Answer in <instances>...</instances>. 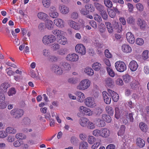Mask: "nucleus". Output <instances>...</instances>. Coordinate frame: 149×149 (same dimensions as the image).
<instances>
[{
    "label": "nucleus",
    "mask_w": 149,
    "mask_h": 149,
    "mask_svg": "<svg viewBox=\"0 0 149 149\" xmlns=\"http://www.w3.org/2000/svg\"><path fill=\"white\" fill-rule=\"evenodd\" d=\"M24 111L22 109H15L12 110L10 113L13 116V117L15 118H19L23 115Z\"/></svg>",
    "instance_id": "obj_1"
},
{
    "label": "nucleus",
    "mask_w": 149,
    "mask_h": 149,
    "mask_svg": "<svg viewBox=\"0 0 149 149\" xmlns=\"http://www.w3.org/2000/svg\"><path fill=\"white\" fill-rule=\"evenodd\" d=\"M116 68L117 70L120 72H123L126 70V65L123 62L118 61L115 64Z\"/></svg>",
    "instance_id": "obj_2"
},
{
    "label": "nucleus",
    "mask_w": 149,
    "mask_h": 149,
    "mask_svg": "<svg viewBox=\"0 0 149 149\" xmlns=\"http://www.w3.org/2000/svg\"><path fill=\"white\" fill-rule=\"evenodd\" d=\"M90 82L88 79L82 81L78 86L77 88L79 90H85L88 88L90 86Z\"/></svg>",
    "instance_id": "obj_3"
},
{
    "label": "nucleus",
    "mask_w": 149,
    "mask_h": 149,
    "mask_svg": "<svg viewBox=\"0 0 149 149\" xmlns=\"http://www.w3.org/2000/svg\"><path fill=\"white\" fill-rule=\"evenodd\" d=\"M56 40L55 37L53 35H50L48 36H44L42 40L43 43L48 44L55 42Z\"/></svg>",
    "instance_id": "obj_4"
},
{
    "label": "nucleus",
    "mask_w": 149,
    "mask_h": 149,
    "mask_svg": "<svg viewBox=\"0 0 149 149\" xmlns=\"http://www.w3.org/2000/svg\"><path fill=\"white\" fill-rule=\"evenodd\" d=\"M75 49L76 52L81 54L82 55H84L86 53L85 47L81 44L77 45L75 47Z\"/></svg>",
    "instance_id": "obj_5"
},
{
    "label": "nucleus",
    "mask_w": 149,
    "mask_h": 149,
    "mask_svg": "<svg viewBox=\"0 0 149 149\" xmlns=\"http://www.w3.org/2000/svg\"><path fill=\"white\" fill-rule=\"evenodd\" d=\"M68 24L71 27L76 30H79L82 26L81 24L76 23L72 20L69 21Z\"/></svg>",
    "instance_id": "obj_6"
},
{
    "label": "nucleus",
    "mask_w": 149,
    "mask_h": 149,
    "mask_svg": "<svg viewBox=\"0 0 149 149\" xmlns=\"http://www.w3.org/2000/svg\"><path fill=\"white\" fill-rule=\"evenodd\" d=\"M102 95L104 102L107 104H110L111 100V97L109 92L107 93L106 91H104L102 92Z\"/></svg>",
    "instance_id": "obj_7"
},
{
    "label": "nucleus",
    "mask_w": 149,
    "mask_h": 149,
    "mask_svg": "<svg viewBox=\"0 0 149 149\" xmlns=\"http://www.w3.org/2000/svg\"><path fill=\"white\" fill-rule=\"evenodd\" d=\"M79 111L84 115L91 116L93 114V112L91 111L90 109L83 106H81L80 107Z\"/></svg>",
    "instance_id": "obj_8"
},
{
    "label": "nucleus",
    "mask_w": 149,
    "mask_h": 149,
    "mask_svg": "<svg viewBox=\"0 0 149 149\" xmlns=\"http://www.w3.org/2000/svg\"><path fill=\"white\" fill-rule=\"evenodd\" d=\"M67 60L71 61H76L79 59V56L75 54H69L66 57Z\"/></svg>",
    "instance_id": "obj_9"
},
{
    "label": "nucleus",
    "mask_w": 149,
    "mask_h": 149,
    "mask_svg": "<svg viewBox=\"0 0 149 149\" xmlns=\"http://www.w3.org/2000/svg\"><path fill=\"white\" fill-rule=\"evenodd\" d=\"M108 91L114 102H116L118 100L119 96L118 94L114 91L109 89H108Z\"/></svg>",
    "instance_id": "obj_10"
},
{
    "label": "nucleus",
    "mask_w": 149,
    "mask_h": 149,
    "mask_svg": "<svg viewBox=\"0 0 149 149\" xmlns=\"http://www.w3.org/2000/svg\"><path fill=\"white\" fill-rule=\"evenodd\" d=\"M49 14L50 17L53 18H56L58 16V13L57 12L54 6H52L50 8Z\"/></svg>",
    "instance_id": "obj_11"
},
{
    "label": "nucleus",
    "mask_w": 149,
    "mask_h": 149,
    "mask_svg": "<svg viewBox=\"0 0 149 149\" xmlns=\"http://www.w3.org/2000/svg\"><path fill=\"white\" fill-rule=\"evenodd\" d=\"M52 70L56 74H61L63 73V70L61 66L60 67L56 65H54L53 66Z\"/></svg>",
    "instance_id": "obj_12"
},
{
    "label": "nucleus",
    "mask_w": 149,
    "mask_h": 149,
    "mask_svg": "<svg viewBox=\"0 0 149 149\" xmlns=\"http://www.w3.org/2000/svg\"><path fill=\"white\" fill-rule=\"evenodd\" d=\"M113 32L115 31L118 33H120L121 31L122 26L120 23L115 22L112 26Z\"/></svg>",
    "instance_id": "obj_13"
},
{
    "label": "nucleus",
    "mask_w": 149,
    "mask_h": 149,
    "mask_svg": "<svg viewBox=\"0 0 149 149\" xmlns=\"http://www.w3.org/2000/svg\"><path fill=\"white\" fill-rule=\"evenodd\" d=\"M10 85L8 83L4 82L0 86V93H5L6 92L7 89L10 87Z\"/></svg>",
    "instance_id": "obj_14"
},
{
    "label": "nucleus",
    "mask_w": 149,
    "mask_h": 149,
    "mask_svg": "<svg viewBox=\"0 0 149 149\" xmlns=\"http://www.w3.org/2000/svg\"><path fill=\"white\" fill-rule=\"evenodd\" d=\"M136 23L141 29L144 30L146 28V24L145 21L143 19L138 18L136 21Z\"/></svg>",
    "instance_id": "obj_15"
},
{
    "label": "nucleus",
    "mask_w": 149,
    "mask_h": 149,
    "mask_svg": "<svg viewBox=\"0 0 149 149\" xmlns=\"http://www.w3.org/2000/svg\"><path fill=\"white\" fill-rule=\"evenodd\" d=\"M138 66V65L137 62L134 60L131 61L129 65V68L132 71H136L137 70Z\"/></svg>",
    "instance_id": "obj_16"
},
{
    "label": "nucleus",
    "mask_w": 149,
    "mask_h": 149,
    "mask_svg": "<svg viewBox=\"0 0 149 149\" xmlns=\"http://www.w3.org/2000/svg\"><path fill=\"white\" fill-rule=\"evenodd\" d=\"M127 39L130 43L133 44L135 42L133 35L130 32H127L126 35Z\"/></svg>",
    "instance_id": "obj_17"
},
{
    "label": "nucleus",
    "mask_w": 149,
    "mask_h": 149,
    "mask_svg": "<svg viewBox=\"0 0 149 149\" xmlns=\"http://www.w3.org/2000/svg\"><path fill=\"white\" fill-rule=\"evenodd\" d=\"M58 9L60 10L61 12L63 14L68 13L69 11V8L64 5H60Z\"/></svg>",
    "instance_id": "obj_18"
},
{
    "label": "nucleus",
    "mask_w": 149,
    "mask_h": 149,
    "mask_svg": "<svg viewBox=\"0 0 149 149\" xmlns=\"http://www.w3.org/2000/svg\"><path fill=\"white\" fill-rule=\"evenodd\" d=\"M76 95L77 96V99L79 102H82L85 98V96L84 94L80 91L76 92Z\"/></svg>",
    "instance_id": "obj_19"
},
{
    "label": "nucleus",
    "mask_w": 149,
    "mask_h": 149,
    "mask_svg": "<svg viewBox=\"0 0 149 149\" xmlns=\"http://www.w3.org/2000/svg\"><path fill=\"white\" fill-rule=\"evenodd\" d=\"M54 23L58 27L62 28L64 26V22L61 19H56L54 20Z\"/></svg>",
    "instance_id": "obj_20"
},
{
    "label": "nucleus",
    "mask_w": 149,
    "mask_h": 149,
    "mask_svg": "<svg viewBox=\"0 0 149 149\" xmlns=\"http://www.w3.org/2000/svg\"><path fill=\"white\" fill-rule=\"evenodd\" d=\"M122 50L124 52L128 53L132 51V49L129 45L125 44L123 45L122 46Z\"/></svg>",
    "instance_id": "obj_21"
},
{
    "label": "nucleus",
    "mask_w": 149,
    "mask_h": 149,
    "mask_svg": "<svg viewBox=\"0 0 149 149\" xmlns=\"http://www.w3.org/2000/svg\"><path fill=\"white\" fill-rule=\"evenodd\" d=\"M45 22V26L48 29L52 30L53 29L54 25L52 21L49 20L48 19Z\"/></svg>",
    "instance_id": "obj_22"
},
{
    "label": "nucleus",
    "mask_w": 149,
    "mask_h": 149,
    "mask_svg": "<svg viewBox=\"0 0 149 149\" xmlns=\"http://www.w3.org/2000/svg\"><path fill=\"white\" fill-rule=\"evenodd\" d=\"M136 142V145L140 148H143L145 145L144 141L140 138H137Z\"/></svg>",
    "instance_id": "obj_23"
},
{
    "label": "nucleus",
    "mask_w": 149,
    "mask_h": 149,
    "mask_svg": "<svg viewBox=\"0 0 149 149\" xmlns=\"http://www.w3.org/2000/svg\"><path fill=\"white\" fill-rule=\"evenodd\" d=\"M106 85L109 87H112L114 84V81L111 78L108 77L105 80Z\"/></svg>",
    "instance_id": "obj_24"
},
{
    "label": "nucleus",
    "mask_w": 149,
    "mask_h": 149,
    "mask_svg": "<svg viewBox=\"0 0 149 149\" xmlns=\"http://www.w3.org/2000/svg\"><path fill=\"white\" fill-rule=\"evenodd\" d=\"M89 121L88 119L86 118H81L79 122L80 125L82 127L86 126L87 125Z\"/></svg>",
    "instance_id": "obj_25"
},
{
    "label": "nucleus",
    "mask_w": 149,
    "mask_h": 149,
    "mask_svg": "<svg viewBox=\"0 0 149 149\" xmlns=\"http://www.w3.org/2000/svg\"><path fill=\"white\" fill-rule=\"evenodd\" d=\"M86 105L88 107H93L94 104L93 100L90 97H88L86 100L85 101Z\"/></svg>",
    "instance_id": "obj_26"
},
{
    "label": "nucleus",
    "mask_w": 149,
    "mask_h": 149,
    "mask_svg": "<svg viewBox=\"0 0 149 149\" xmlns=\"http://www.w3.org/2000/svg\"><path fill=\"white\" fill-rule=\"evenodd\" d=\"M37 16L40 19H42L45 22L48 19L49 17L46 14L43 13H38Z\"/></svg>",
    "instance_id": "obj_27"
},
{
    "label": "nucleus",
    "mask_w": 149,
    "mask_h": 149,
    "mask_svg": "<svg viewBox=\"0 0 149 149\" xmlns=\"http://www.w3.org/2000/svg\"><path fill=\"white\" fill-rule=\"evenodd\" d=\"M61 65L63 70H69L71 68L70 65L67 62L63 63Z\"/></svg>",
    "instance_id": "obj_28"
},
{
    "label": "nucleus",
    "mask_w": 149,
    "mask_h": 149,
    "mask_svg": "<svg viewBox=\"0 0 149 149\" xmlns=\"http://www.w3.org/2000/svg\"><path fill=\"white\" fill-rule=\"evenodd\" d=\"M22 123L23 125L29 126L31 124V120L29 118L25 117L22 120Z\"/></svg>",
    "instance_id": "obj_29"
},
{
    "label": "nucleus",
    "mask_w": 149,
    "mask_h": 149,
    "mask_svg": "<svg viewBox=\"0 0 149 149\" xmlns=\"http://www.w3.org/2000/svg\"><path fill=\"white\" fill-rule=\"evenodd\" d=\"M110 131L107 129L104 128L101 131V136L106 137L109 136Z\"/></svg>",
    "instance_id": "obj_30"
},
{
    "label": "nucleus",
    "mask_w": 149,
    "mask_h": 149,
    "mask_svg": "<svg viewBox=\"0 0 149 149\" xmlns=\"http://www.w3.org/2000/svg\"><path fill=\"white\" fill-rule=\"evenodd\" d=\"M102 118L104 121L108 123L111 122V116L109 115L106 114H103L102 115Z\"/></svg>",
    "instance_id": "obj_31"
},
{
    "label": "nucleus",
    "mask_w": 149,
    "mask_h": 149,
    "mask_svg": "<svg viewBox=\"0 0 149 149\" xmlns=\"http://www.w3.org/2000/svg\"><path fill=\"white\" fill-rule=\"evenodd\" d=\"M94 4L96 9L99 12L105 9L104 7L103 6L97 2H95Z\"/></svg>",
    "instance_id": "obj_32"
},
{
    "label": "nucleus",
    "mask_w": 149,
    "mask_h": 149,
    "mask_svg": "<svg viewBox=\"0 0 149 149\" xmlns=\"http://www.w3.org/2000/svg\"><path fill=\"white\" fill-rule=\"evenodd\" d=\"M88 144L87 142L83 141L81 142L79 145V149H88Z\"/></svg>",
    "instance_id": "obj_33"
},
{
    "label": "nucleus",
    "mask_w": 149,
    "mask_h": 149,
    "mask_svg": "<svg viewBox=\"0 0 149 149\" xmlns=\"http://www.w3.org/2000/svg\"><path fill=\"white\" fill-rule=\"evenodd\" d=\"M139 127L141 130L145 132L147 131L148 129L147 126L146 124L143 122H141L139 124Z\"/></svg>",
    "instance_id": "obj_34"
},
{
    "label": "nucleus",
    "mask_w": 149,
    "mask_h": 149,
    "mask_svg": "<svg viewBox=\"0 0 149 149\" xmlns=\"http://www.w3.org/2000/svg\"><path fill=\"white\" fill-rule=\"evenodd\" d=\"M127 22V23L131 25H134L135 23V19L132 16H130L126 19Z\"/></svg>",
    "instance_id": "obj_35"
},
{
    "label": "nucleus",
    "mask_w": 149,
    "mask_h": 149,
    "mask_svg": "<svg viewBox=\"0 0 149 149\" xmlns=\"http://www.w3.org/2000/svg\"><path fill=\"white\" fill-rule=\"evenodd\" d=\"M131 88L133 90H136L139 88V84L136 81L132 82L130 84Z\"/></svg>",
    "instance_id": "obj_36"
},
{
    "label": "nucleus",
    "mask_w": 149,
    "mask_h": 149,
    "mask_svg": "<svg viewBox=\"0 0 149 149\" xmlns=\"http://www.w3.org/2000/svg\"><path fill=\"white\" fill-rule=\"evenodd\" d=\"M115 117L117 119H119L121 113H122V111L120 110L118 107H115Z\"/></svg>",
    "instance_id": "obj_37"
},
{
    "label": "nucleus",
    "mask_w": 149,
    "mask_h": 149,
    "mask_svg": "<svg viewBox=\"0 0 149 149\" xmlns=\"http://www.w3.org/2000/svg\"><path fill=\"white\" fill-rule=\"evenodd\" d=\"M60 39L58 42L62 45H65L67 43L66 39L64 36H62L59 37Z\"/></svg>",
    "instance_id": "obj_38"
},
{
    "label": "nucleus",
    "mask_w": 149,
    "mask_h": 149,
    "mask_svg": "<svg viewBox=\"0 0 149 149\" xmlns=\"http://www.w3.org/2000/svg\"><path fill=\"white\" fill-rule=\"evenodd\" d=\"M92 67L95 71H98L100 69L101 65L99 63H95L93 64Z\"/></svg>",
    "instance_id": "obj_39"
},
{
    "label": "nucleus",
    "mask_w": 149,
    "mask_h": 149,
    "mask_svg": "<svg viewBox=\"0 0 149 149\" xmlns=\"http://www.w3.org/2000/svg\"><path fill=\"white\" fill-rule=\"evenodd\" d=\"M85 8L89 12H92L94 10V6L91 4H87L85 5Z\"/></svg>",
    "instance_id": "obj_40"
},
{
    "label": "nucleus",
    "mask_w": 149,
    "mask_h": 149,
    "mask_svg": "<svg viewBox=\"0 0 149 149\" xmlns=\"http://www.w3.org/2000/svg\"><path fill=\"white\" fill-rule=\"evenodd\" d=\"M96 124L98 126L100 127H104L105 125L104 121L100 118L97 119Z\"/></svg>",
    "instance_id": "obj_41"
},
{
    "label": "nucleus",
    "mask_w": 149,
    "mask_h": 149,
    "mask_svg": "<svg viewBox=\"0 0 149 149\" xmlns=\"http://www.w3.org/2000/svg\"><path fill=\"white\" fill-rule=\"evenodd\" d=\"M100 12V13L103 19L106 20L108 19V14L105 9L103 10H102Z\"/></svg>",
    "instance_id": "obj_42"
},
{
    "label": "nucleus",
    "mask_w": 149,
    "mask_h": 149,
    "mask_svg": "<svg viewBox=\"0 0 149 149\" xmlns=\"http://www.w3.org/2000/svg\"><path fill=\"white\" fill-rule=\"evenodd\" d=\"M125 127L124 125H122L121 126L120 129L118 132V136H121L123 135L125 130Z\"/></svg>",
    "instance_id": "obj_43"
},
{
    "label": "nucleus",
    "mask_w": 149,
    "mask_h": 149,
    "mask_svg": "<svg viewBox=\"0 0 149 149\" xmlns=\"http://www.w3.org/2000/svg\"><path fill=\"white\" fill-rule=\"evenodd\" d=\"M84 72L89 76L92 75L94 74L93 70L91 68L87 67L85 68Z\"/></svg>",
    "instance_id": "obj_44"
},
{
    "label": "nucleus",
    "mask_w": 149,
    "mask_h": 149,
    "mask_svg": "<svg viewBox=\"0 0 149 149\" xmlns=\"http://www.w3.org/2000/svg\"><path fill=\"white\" fill-rule=\"evenodd\" d=\"M105 24L109 33H111L113 32L112 26L111 24L109 22H105Z\"/></svg>",
    "instance_id": "obj_45"
},
{
    "label": "nucleus",
    "mask_w": 149,
    "mask_h": 149,
    "mask_svg": "<svg viewBox=\"0 0 149 149\" xmlns=\"http://www.w3.org/2000/svg\"><path fill=\"white\" fill-rule=\"evenodd\" d=\"M6 132L9 134H15L16 132V130L13 127H8L6 128Z\"/></svg>",
    "instance_id": "obj_46"
},
{
    "label": "nucleus",
    "mask_w": 149,
    "mask_h": 149,
    "mask_svg": "<svg viewBox=\"0 0 149 149\" xmlns=\"http://www.w3.org/2000/svg\"><path fill=\"white\" fill-rule=\"evenodd\" d=\"M106 69L107 72L109 76L112 77H113L115 76V72L111 68L109 67H107Z\"/></svg>",
    "instance_id": "obj_47"
},
{
    "label": "nucleus",
    "mask_w": 149,
    "mask_h": 149,
    "mask_svg": "<svg viewBox=\"0 0 149 149\" xmlns=\"http://www.w3.org/2000/svg\"><path fill=\"white\" fill-rule=\"evenodd\" d=\"M123 79L124 82L128 83L130 81L131 76L128 74H126L123 76Z\"/></svg>",
    "instance_id": "obj_48"
},
{
    "label": "nucleus",
    "mask_w": 149,
    "mask_h": 149,
    "mask_svg": "<svg viewBox=\"0 0 149 149\" xmlns=\"http://www.w3.org/2000/svg\"><path fill=\"white\" fill-rule=\"evenodd\" d=\"M104 2L105 5L107 7L111 8L112 7V2L110 0H104Z\"/></svg>",
    "instance_id": "obj_49"
},
{
    "label": "nucleus",
    "mask_w": 149,
    "mask_h": 149,
    "mask_svg": "<svg viewBox=\"0 0 149 149\" xmlns=\"http://www.w3.org/2000/svg\"><path fill=\"white\" fill-rule=\"evenodd\" d=\"M70 141L72 143L74 146H76L79 142L78 139L75 136L72 137Z\"/></svg>",
    "instance_id": "obj_50"
},
{
    "label": "nucleus",
    "mask_w": 149,
    "mask_h": 149,
    "mask_svg": "<svg viewBox=\"0 0 149 149\" xmlns=\"http://www.w3.org/2000/svg\"><path fill=\"white\" fill-rule=\"evenodd\" d=\"M107 112L111 116L113 115V109L110 106H107L106 108Z\"/></svg>",
    "instance_id": "obj_51"
},
{
    "label": "nucleus",
    "mask_w": 149,
    "mask_h": 149,
    "mask_svg": "<svg viewBox=\"0 0 149 149\" xmlns=\"http://www.w3.org/2000/svg\"><path fill=\"white\" fill-rule=\"evenodd\" d=\"M102 112L103 110L101 108L97 107L95 109V113L97 116H99Z\"/></svg>",
    "instance_id": "obj_52"
},
{
    "label": "nucleus",
    "mask_w": 149,
    "mask_h": 149,
    "mask_svg": "<svg viewBox=\"0 0 149 149\" xmlns=\"http://www.w3.org/2000/svg\"><path fill=\"white\" fill-rule=\"evenodd\" d=\"M52 33L55 36H59V37L62 36L61 31L57 29L53 30L52 31Z\"/></svg>",
    "instance_id": "obj_53"
},
{
    "label": "nucleus",
    "mask_w": 149,
    "mask_h": 149,
    "mask_svg": "<svg viewBox=\"0 0 149 149\" xmlns=\"http://www.w3.org/2000/svg\"><path fill=\"white\" fill-rule=\"evenodd\" d=\"M29 75L32 78H36V79H38L39 78L38 75H36V74L34 73V71L33 70H30L29 72Z\"/></svg>",
    "instance_id": "obj_54"
},
{
    "label": "nucleus",
    "mask_w": 149,
    "mask_h": 149,
    "mask_svg": "<svg viewBox=\"0 0 149 149\" xmlns=\"http://www.w3.org/2000/svg\"><path fill=\"white\" fill-rule=\"evenodd\" d=\"M59 54L63 55L66 54L67 52V49L65 48H62L58 51Z\"/></svg>",
    "instance_id": "obj_55"
},
{
    "label": "nucleus",
    "mask_w": 149,
    "mask_h": 149,
    "mask_svg": "<svg viewBox=\"0 0 149 149\" xmlns=\"http://www.w3.org/2000/svg\"><path fill=\"white\" fill-rule=\"evenodd\" d=\"M95 138L93 136H89L88 138V142L91 144H92L95 141Z\"/></svg>",
    "instance_id": "obj_56"
},
{
    "label": "nucleus",
    "mask_w": 149,
    "mask_h": 149,
    "mask_svg": "<svg viewBox=\"0 0 149 149\" xmlns=\"http://www.w3.org/2000/svg\"><path fill=\"white\" fill-rule=\"evenodd\" d=\"M43 5L46 7L48 8L50 6V1L49 0H42Z\"/></svg>",
    "instance_id": "obj_57"
},
{
    "label": "nucleus",
    "mask_w": 149,
    "mask_h": 149,
    "mask_svg": "<svg viewBox=\"0 0 149 149\" xmlns=\"http://www.w3.org/2000/svg\"><path fill=\"white\" fill-rule=\"evenodd\" d=\"M136 42L137 45L141 46L143 44L144 41L143 39L139 38L136 39Z\"/></svg>",
    "instance_id": "obj_58"
},
{
    "label": "nucleus",
    "mask_w": 149,
    "mask_h": 149,
    "mask_svg": "<svg viewBox=\"0 0 149 149\" xmlns=\"http://www.w3.org/2000/svg\"><path fill=\"white\" fill-rule=\"evenodd\" d=\"M16 91L14 88H10L8 91V94L9 96H12L16 93Z\"/></svg>",
    "instance_id": "obj_59"
},
{
    "label": "nucleus",
    "mask_w": 149,
    "mask_h": 149,
    "mask_svg": "<svg viewBox=\"0 0 149 149\" xmlns=\"http://www.w3.org/2000/svg\"><path fill=\"white\" fill-rule=\"evenodd\" d=\"M51 47L53 50L55 51L59 48V46L57 43H54L52 45Z\"/></svg>",
    "instance_id": "obj_60"
},
{
    "label": "nucleus",
    "mask_w": 149,
    "mask_h": 149,
    "mask_svg": "<svg viewBox=\"0 0 149 149\" xmlns=\"http://www.w3.org/2000/svg\"><path fill=\"white\" fill-rule=\"evenodd\" d=\"M80 12L81 14L84 15H87L89 13V11H88L85 8H82L80 10Z\"/></svg>",
    "instance_id": "obj_61"
},
{
    "label": "nucleus",
    "mask_w": 149,
    "mask_h": 149,
    "mask_svg": "<svg viewBox=\"0 0 149 149\" xmlns=\"http://www.w3.org/2000/svg\"><path fill=\"white\" fill-rule=\"evenodd\" d=\"M109 16L111 18H114L116 16V13L113 9H111L110 10L109 12Z\"/></svg>",
    "instance_id": "obj_62"
},
{
    "label": "nucleus",
    "mask_w": 149,
    "mask_h": 149,
    "mask_svg": "<svg viewBox=\"0 0 149 149\" xmlns=\"http://www.w3.org/2000/svg\"><path fill=\"white\" fill-rule=\"evenodd\" d=\"M99 31L101 33H103L105 31V26L103 24H100L99 28Z\"/></svg>",
    "instance_id": "obj_63"
},
{
    "label": "nucleus",
    "mask_w": 149,
    "mask_h": 149,
    "mask_svg": "<svg viewBox=\"0 0 149 149\" xmlns=\"http://www.w3.org/2000/svg\"><path fill=\"white\" fill-rule=\"evenodd\" d=\"M101 131L97 129L93 131V134L94 136H101Z\"/></svg>",
    "instance_id": "obj_64"
}]
</instances>
